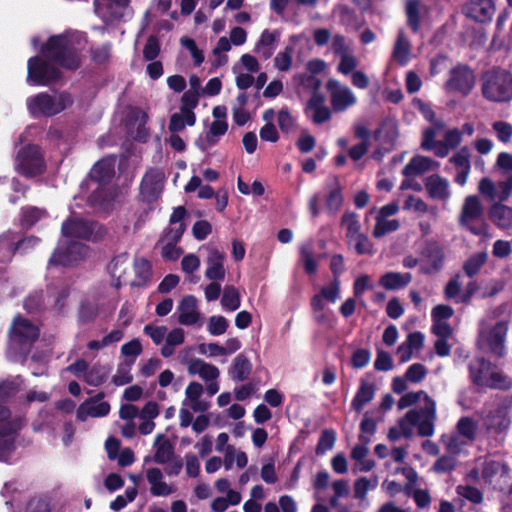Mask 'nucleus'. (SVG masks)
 <instances>
[{"instance_id":"40","label":"nucleus","mask_w":512,"mask_h":512,"mask_svg":"<svg viewBox=\"0 0 512 512\" xmlns=\"http://www.w3.org/2000/svg\"><path fill=\"white\" fill-rule=\"evenodd\" d=\"M411 280L410 273L388 272L381 276L379 283L387 290H397L407 286Z\"/></svg>"},{"instance_id":"34","label":"nucleus","mask_w":512,"mask_h":512,"mask_svg":"<svg viewBox=\"0 0 512 512\" xmlns=\"http://www.w3.org/2000/svg\"><path fill=\"white\" fill-rule=\"evenodd\" d=\"M279 37L280 33L276 30H264L255 45V52L261 55L264 59L270 58L274 52L275 44Z\"/></svg>"},{"instance_id":"63","label":"nucleus","mask_w":512,"mask_h":512,"mask_svg":"<svg viewBox=\"0 0 512 512\" xmlns=\"http://www.w3.org/2000/svg\"><path fill=\"white\" fill-rule=\"evenodd\" d=\"M143 332L147 335L155 345H163L167 334V327L164 325L148 324L144 326Z\"/></svg>"},{"instance_id":"18","label":"nucleus","mask_w":512,"mask_h":512,"mask_svg":"<svg viewBox=\"0 0 512 512\" xmlns=\"http://www.w3.org/2000/svg\"><path fill=\"white\" fill-rule=\"evenodd\" d=\"M108 273L111 277V284L115 288L129 284L131 279V262L127 253L115 256L108 265Z\"/></svg>"},{"instance_id":"36","label":"nucleus","mask_w":512,"mask_h":512,"mask_svg":"<svg viewBox=\"0 0 512 512\" xmlns=\"http://www.w3.org/2000/svg\"><path fill=\"white\" fill-rule=\"evenodd\" d=\"M188 372L191 375H198L204 381H213L219 377V369L201 359H194L188 363Z\"/></svg>"},{"instance_id":"50","label":"nucleus","mask_w":512,"mask_h":512,"mask_svg":"<svg viewBox=\"0 0 512 512\" xmlns=\"http://www.w3.org/2000/svg\"><path fill=\"white\" fill-rule=\"evenodd\" d=\"M375 220L376 223L372 232L375 238H381L388 233L397 231L400 227V222L397 219L376 216Z\"/></svg>"},{"instance_id":"54","label":"nucleus","mask_w":512,"mask_h":512,"mask_svg":"<svg viewBox=\"0 0 512 512\" xmlns=\"http://www.w3.org/2000/svg\"><path fill=\"white\" fill-rule=\"evenodd\" d=\"M378 485L377 477H361L354 483L355 497L364 500L369 491L374 490Z\"/></svg>"},{"instance_id":"22","label":"nucleus","mask_w":512,"mask_h":512,"mask_svg":"<svg viewBox=\"0 0 512 512\" xmlns=\"http://www.w3.org/2000/svg\"><path fill=\"white\" fill-rule=\"evenodd\" d=\"M427 195L433 199L443 203H447L451 198V188L448 179L433 174L428 176L424 182Z\"/></svg>"},{"instance_id":"37","label":"nucleus","mask_w":512,"mask_h":512,"mask_svg":"<svg viewBox=\"0 0 512 512\" xmlns=\"http://www.w3.org/2000/svg\"><path fill=\"white\" fill-rule=\"evenodd\" d=\"M411 44L403 31L398 33L394 44L392 57L401 66H405L411 59Z\"/></svg>"},{"instance_id":"51","label":"nucleus","mask_w":512,"mask_h":512,"mask_svg":"<svg viewBox=\"0 0 512 512\" xmlns=\"http://www.w3.org/2000/svg\"><path fill=\"white\" fill-rule=\"evenodd\" d=\"M347 240L348 244L356 251L357 254L370 255L373 253V244L367 235L360 232Z\"/></svg>"},{"instance_id":"21","label":"nucleus","mask_w":512,"mask_h":512,"mask_svg":"<svg viewBox=\"0 0 512 512\" xmlns=\"http://www.w3.org/2000/svg\"><path fill=\"white\" fill-rule=\"evenodd\" d=\"M471 153L468 147H461L450 158L449 163L455 169L454 182L460 186H464L471 171Z\"/></svg>"},{"instance_id":"46","label":"nucleus","mask_w":512,"mask_h":512,"mask_svg":"<svg viewBox=\"0 0 512 512\" xmlns=\"http://www.w3.org/2000/svg\"><path fill=\"white\" fill-rule=\"evenodd\" d=\"M196 117L194 112H185L180 109V112L174 113L170 118L169 130L172 133H177L183 130L186 126H193Z\"/></svg>"},{"instance_id":"24","label":"nucleus","mask_w":512,"mask_h":512,"mask_svg":"<svg viewBox=\"0 0 512 512\" xmlns=\"http://www.w3.org/2000/svg\"><path fill=\"white\" fill-rule=\"evenodd\" d=\"M110 412V405L102 396H96L84 401L77 409V418L86 421L89 417H104Z\"/></svg>"},{"instance_id":"23","label":"nucleus","mask_w":512,"mask_h":512,"mask_svg":"<svg viewBox=\"0 0 512 512\" xmlns=\"http://www.w3.org/2000/svg\"><path fill=\"white\" fill-rule=\"evenodd\" d=\"M146 479L150 485V493L156 497H167L176 491V486L165 481L163 472L156 467L147 468Z\"/></svg>"},{"instance_id":"39","label":"nucleus","mask_w":512,"mask_h":512,"mask_svg":"<svg viewBox=\"0 0 512 512\" xmlns=\"http://www.w3.org/2000/svg\"><path fill=\"white\" fill-rule=\"evenodd\" d=\"M227 130H228V123H227V121H222V120L221 121H217V120H214L211 123V125H210L209 131H208V133L206 135L205 140L200 139L197 142V145L202 150H206L209 147L214 146L219 141L220 137L225 135Z\"/></svg>"},{"instance_id":"2","label":"nucleus","mask_w":512,"mask_h":512,"mask_svg":"<svg viewBox=\"0 0 512 512\" xmlns=\"http://www.w3.org/2000/svg\"><path fill=\"white\" fill-rule=\"evenodd\" d=\"M416 404H422L419 410L411 409L397 424L388 431L390 441H398L401 438H410L415 429L420 436L428 437L434 433V424L437 418L436 403L424 391L409 392L404 394L397 403L399 410L406 409Z\"/></svg>"},{"instance_id":"10","label":"nucleus","mask_w":512,"mask_h":512,"mask_svg":"<svg viewBox=\"0 0 512 512\" xmlns=\"http://www.w3.org/2000/svg\"><path fill=\"white\" fill-rule=\"evenodd\" d=\"M14 167L25 177H34L43 173L45 162L40 148L32 144L20 148L15 156Z\"/></svg>"},{"instance_id":"29","label":"nucleus","mask_w":512,"mask_h":512,"mask_svg":"<svg viewBox=\"0 0 512 512\" xmlns=\"http://www.w3.org/2000/svg\"><path fill=\"white\" fill-rule=\"evenodd\" d=\"M152 267L148 260L144 258L135 259L131 264L130 285L133 287L145 286L151 279Z\"/></svg>"},{"instance_id":"44","label":"nucleus","mask_w":512,"mask_h":512,"mask_svg":"<svg viewBox=\"0 0 512 512\" xmlns=\"http://www.w3.org/2000/svg\"><path fill=\"white\" fill-rule=\"evenodd\" d=\"M49 214L45 209L28 206L22 209L21 223L23 226L31 227L39 222L48 219Z\"/></svg>"},{"instance_id":"20","label":"nucleus","mask_w":512,"mask_h":512,"mask_svg":"<svg viewBox=\"0 0 512 512\" xmlns=\"http://www.w3.org/2000/svg\"><path fill=\"white\" fill-rule=\"evenodd\" d=\"M454 310L448 305H437L431 310L432 331L438 337L448 338L452 335L453 329L449 320L453 317Z\"/></svg>"},{"instance_id":"1","label":"nucleus","mask_w":512,"mask_h":512,"mask_svg":"<svg viewBox=\"0 0 512 512\" xmlns=\"http://www.w3.org/2000/svg\"><path fill=\"white\" fill-rule=\"evenodd\" d=\"M86 39L81 32L69 31L54 35L42 46L41 54L46 60L35 56L28 60L27 82L45 86L59 77L54 65L76 69L80 65L79 52L85 48Z\"/></svg>"},{"instance_id":"25","label":"nucleus","mask_w":512,"mask_h":512,"mask_svg":"<svg viewBox=\"0 0 512 512\" xmlns=\"http://www.w3.org/2000/svg\"><path fill=\"white\" fill-rule=\"evenodd\" d=\"M444 129V124L440 121H436L434 125L423 131L421 147L427 151H433L434 154L440 158L447 156V150L442 145V141H438L436 138Z\"/></svg>"},{"instance_id":"49","label":"nucleus","mask_w":512,"mask_h":512,"mask_svg":"<svg viewBox=\"0 0 512 512\" xmlns=\"http://www.w3.org/2000/svg\"><path fill=\"white\" fill-rule=\"evenodd\" d=\"M221 305L225 311H235L241 305V296L237 288L232 285L225 286L221 298Z\"/></svg>"},{"instance_id":"47","label":"nucleus","mask_w":512,"mask_h":512,"mask_svg":"<svg viewBox=\"0 0 512 512\" xmlns=\"http://www.w3.org/2000/svg\"><path fill=\"white\" fill-rule=\"evenodd\" d=\"M479 429L478 419L462 417L457 423V432L468 442L475 440Z\"/></svg>"},{"instance_id":"31","label":"nucleus","mask_w":512,"mask_h":512,"mask_svg":"<svg viewBox=\"0 0 512 512\" xmlns=\"http://www.w3.org/2000/svg\"><path fill=\"white\" fill-rule=\"evenodd\" d=\"M439 168V163L429 157L417 155L404 167L403 174L413 177Z\"/></svg>"},{"instance_id":"3","label":"nucleus","mask_w":512,"mask_h":512,"mask_svg":"<svg viewBox=\"0 0 512 512\" xmlns=\"http://www.w3.org/2000/svg\"><path fill=\"white\" fill-rule=\"evenodd\" d=\"M103 234L104 230L99 224L72 216L62 224V237L49 265L70 266L85 259L89 249L77 239L96 240Z\"/></svg>"},{"instance_id":"28","label":"nucleus","mask_w":512,"mask_h":512,"mask_svg":"<svg viewBox=\"0 0 512 512\" xmlns=\"http://www.w3.org/2000/svg\"><path fill=\"white\" fill-rule=\"evenodd\" d=\"M203 386L198 382H191L185 389L183 406L189 407L193 412H204L208 409L207 402L201 400Z\"/></svg>"},{"instance_id":"43","label":"nucleus","mask_w":512,"mask_h":512,"mask_svg":"<svg viewBox=\"0 0 512 512\" xmlns=\"http://www.w3.org/2000/svg\"><path fill=\"white\" fill-rule=\"evenodd\" d=\"M443 259V251L438 246L431 247L425 260L421 263V271L426 274L438 271L442 266Z\"/></svg>"},{"instance_id":"11","label":"nucleus","mask_w":512,"mask_h":512,"mask_svg":"<svg viewBox=\"0 0 512 512\" xmlns=\"http://www.w3.org/2000/svg\"><path fill=\"white\" fill-rule=\"evenodd\" d=\"M115 157H106L97 162L90 171V182L94 186V192L90 197L93 204L103 205L105 199L102 197L104 193V185L108 183L115 174Z\"/></svg>"},{"instance_id":"19","label":"nucleus","mask_w":512,"mask_h":512,"mask_svg":"<svg viewBox=\"0 0 512 512\" xmlns=\"http://www.w3.org/2000/svg\"><path fill=\"white\" fill-rule=\"evenodd\" d=\"M164 179L165 176L161 170H149L144 175L140 186V194L143 200L147 202L157 200L163 191Z\"/></svg>"},{"instance_id":"35","label":"nucleus","mask_w":512,"mask_h":512,"mask_svg":"<svg viewBox=\"0 0 512 512\" xmlns=\"http://www.w3.org/2000/svg\"><path fill=\"white\" fill-rule=\"evenodd\" d=\"M154 450L153 460L157 464H167L173 458L174 447L170 440L162 434L155 438Z\"/></svg>"},{"instance_id":"16","label":"nucleus","mask_w":512,"mask_h":512,"mask_svg":"<svg viewBox=\"0 0 512 512\" xmlns=\"http://www.w3.org/2000/svg\"><path fill=\"white\" fill-rule=\"evenodd\" d=\"M177 321L184 326H202L203 317L199 311L198 301L192 295H187L179 302L177 309Z\"/></svg>"},{"instance_id":"64","label":"nucleus","mask_w":512,"mask_h":512,"mask_svg":"<svg viewBox=\"0 0 512 512\" xmlns=\"http://www.w3.org/2000/svg\"><path fill=\"white\" fill-rule=\"evenodd\" d=\"M492 129L496 133L497 139L502 143H509L512 139V124L505 121H495Z\"/></svg>"},{"instance_id":"27","label":"nucleus","mask_w":512,"mask_h":512,"mask_svg":"<svg viewBox=\"0 0 512 512\" xmlns=\"http://www.w3.org/2000/svg\"><path fill=\"white\" fill-rule=\"evenodd\" d=\"M482 477L489 483L501 485V483L506 482L508 478V468L501 461L493 459L486 460L484 462Z\"/></svg>"},{"instance_id":"32","label":"nucleus","mask_w":512,"mask_h":512,"mask_svg":"<svg viewBox=\"0 0 512 512\" xmlns=\"http://www.w3.org/2000/svg\"><path fill=\"white\" fill-rule=\"evenodd\" d=\"M490 220L500 229L512 228V207L495 202L489 209Z\"/></svg>"},{"instance_id":"52","label":"nucleus","mask_w":512,"mask_h":512,"mask_svg":"<svg viewBox=\"0 0 512 512\" xmlns=\"http://www.w3.org/2000/svg\"><path fill=\"white\" fill-rule=\"evenodd\" d=\"M242 500L240 492H229L225 497H217L211 503V509L214 512H224L229 505H238Z\"/></svg>"},{"instance_id":"17","label":"nucleus","mask_w":512,"mask_h":512,"mask_svg":"<svg viewBox=\"0 0 512 512\" xmlns=\"http://www.w3.org/2000/svg\"><path fill=\"white\" fill-rule=\"evenodd\" d=\"M327 90L330 95L332 107L337 112L345 111L357 102L353 91L336 80H331L327 83Z\"/></svg>"},{"instance_id":"59","label":"nucleus","mask_w":512,"mask_h":512,"mask_svg":"<svg viewBox=\"0 0 512 512\" xmlns=\"http://www.w3.org/2000/svg\"><path fill=\"white\" fill-rule=\"evenodd\" d=\"M447 451L451 454H457L469 443L465 438H462L458 432L455 434H448L442 436L441 439Z\"/></svg>"},{"instance_id":"8","label":"nucleus","mask_w":512,"mask_h":512,"mask_svg":"<svg viewBox=\"0 0 512 512\" xmlns=\"http://www.w3.org/2000/svg\"><path fill=\"white\" fill-rule=\"evenodd\" d=\"M483 212L480 199L475 195L467 196L463 201L458 222L460 226L469 230L472 234L490 238L489 225L486 222L482 221L479 225H475V222L482 219Z\"/></svg>"},{"instance_id":"58","label":"nucleus","mask_w":512,"mask_h":512,"mask_svg":"<svg viewBox=\"0 0 512 512\" xmlns=\"http://www.w3.org/2000/svg\"><path fill=\"white\" fill-rule=\"evenodd\" d=\"M300 255L305 271L308 274H315L317 271V262L313 258V247L311 242H306L300 246Z\"/></svg>"},{"instance_id":"15","label":"nucleus","mask_w":512,"mask_h":512,"mask_svg":"<svg viewBox=\"0 0 512 512\" xmlns=\"http://www.w3.org/2000/svg\"><path fill=\"white\" fill-rule=\"evenodd\" d=\"M95 12L106 23L126 20L132 11L128 0H95Z\"/></svg>"},{"instance_id":"41","label":"nucleus","mask_w":512,"mask_h":512,"mask_svg":"<svg viewBox=\"0 0 512 512\" xmlns=\"http://www.w3.org/2000/svg\"><path fill=\"white\" fill-rule=\"evenodd\" d=\"M47 304L61 312L65 307V299L69 295L68 288L63 283H57L48 288Z\"/></svg>"},{"instance_id":"53","label":"nucleus","mask_w":512,"mask_h":512,"mask_svg":"<svg viewBox=\"0 0 512 512\" xmlns=\"http://www.w3.org/2000/svg\"><path fill=\"white\" fill-rule=\"evenodd\" d=\"M373 397L374 389L372 385L363 383L352 401L353 409L360 411L368 402L373 399Z\"/></svg>"},{"instance_id":"57","label":"nucleus","mask_w":512,"mask_h":512,"mask_svg":"<svg viewBox=\"0 0 512 512\" xmlns=\"http://www.w3.org/2000/svg\"><path fill=\"white\" fill-rule=\"evenodd\" d=\"M488 254L486 252H478L471 257L464 264V271L469 277L476 275L482 266L486 263Z\"/></svg>"},{"instance_id":"62","label":"nucleus","mask_w":512,"mask_h":512,"mask_svg":"<svg viewBox=\"0 0 512 512\" xmlns=\"http://www.w3.org/2000/svg\"><path fill=\"white\" fill-rule=\"evenodd\" d=\"M459 497L470 501L473 504H480L483 501L482 492L470 485H459L456 488Z\"/></svg>"},{"instance_id":"14","label":"nucleus","mask_w":512,"mask_h":512,"mask_svg":"<svg viewBox=\"0 0 512 512\" xmlns=\"http://www.w3.org/2000/svg\"><path fill=\"white\" fill-rule=\"evenodd\" d=\"M475 86V75L467 66L458 65L451 69L444 88L449 93L467 96Z\"/></svg>"},{"instance_id":"30","label":"nucleus","mask_w":512,"mask_h":512,"mask_svg":"<svg viewBox=\"0 0 512 512\" xmlns=\"http://www.w3.org/2000/svg\"><path fill=\"white\" fill-rule=\"evenodd\" d=\"M225 255L217 249H210L207 258V268L205 276L210 280H223L225 277L224 269Z\"/></svg>"},{"instance_id":"5","label":"nucleus","mask_w":512,"mask_h":512,"mask_svg":"<svg viewBox=\"0 0 512 512\" xmlns=\"http://www.w3.org/2000/svg\"><path fill=\"white\" fill-rule=\"evenodd\" d=\"M39 336V328L30 320L16 317L10 329L7 357L14 362L25 358L32 343Z\"/></svg>"},{"instance_id":"48","label":"nucleus","mask_w":512,"mask_h":512,"mask_svg":"<svg viewBox=\"0 0 512 512\" xmlns=\"http://www.w3.org/2000/svg\"><path fill=\"white\" fill-rule=\"evenodd\" d=\"M250 372V361L242 354L236 356L230 370L231 378L234 381H243L249 376Z\"/></svg>"},{"instance_id":"4","label":"nucleus","mask_w":512,"mask_h":512,"mask_svg":"<svg viewBox=\"0 0 512 512\" xmlns=\"http://www.w3.org/2000/svg\"><path fill=\"white\" fill-rule=\"evenodd\" d=\"M18 390V384L7 381L0 385V400L14 394ZM9 411L0 405V461L7 462L15 450V439L18 430L23 426L21 419L7 421Z\"/></svg>"},{"instance_id":"60","label":"nucleus","mask_w":512,"mask_h":512,"mask_svg":"<svg viewBox=\"0 0 512 512\" xmlns=\"http://www.w3.org/2000/svg\"><path fill=\"white\" fill-rule=\"evenodd\" d=\"M403 209L412 213L423 215L429 212L428 204L420 197L409 195L403 204Z\"/></svg>"},{"instance_id":"56","label":"nucleus","mask_w":512,"mask_h":512,"mask_svg":"<svg viewBox=\"0 0 512 512\" xmlns=\"http://www.w3.org/2000/svg\"><path fill=\"white\" fill-rule=\"evenodd\" d=\"M293 46L288 45L283 51L276 54L274 66L280 72H287L291 69L293 63Z\"/></svg>"},{"instance_id":"12","label":"nucleus","mask_w":512,"mask_h":512,"mask_svg":"<svg viewBox=\"0 0 512 512\" xmlns=\"http://www.w3.org/2000/svg\"><path fill=\"white\" fill-rule=\"evenodd\" d=\"M507 331L508 326L505 322H498L491 328H486L483 325L478 340L480 348L490 351L496 356H503L505 353L504 341Z\"/></svg>"},{"instance_id":"38","label":"nucleus","mask_w":512,"mask_h":512,"mask_svg":"<svg viewBox=\"0 0 512 512\" xmlns=\"http://www.w3.org/2000/svg\"><path fill=\"white\" fill-rule=\"evenodd\" d=\"M185 341V331L180 328L176 327L173 328L171 331H167V334L165 336L164 343L161 347V355L164 358H169L175 353L176 347L183 344Z\"/></svg>"},{"instance_id":"6","label":"nucleus","mask_w":512,"mask_h":512,"mask_svg":"<svg viewBox=\"0 0 512 512\" xmlns=\"http://www.w3.org/2000/svg\"><path fill=\"white\" fill-rule=\"evenodd\" d=\"M26 104L33 117H52L72 106L73 98L67 92H43L27 98Z\"/></svg>"},{"instance_id":"45","label":"nucleus","mask_w":512,"mask_h":512,"mask_svg":"<svg viewBox=\"0 0 512 512\" xmlns=\"http://www.w3.org/2000/svg\"><path fill=\"white\" fill-rule=\"evenodd\" d=\"M17 234L8 231L0 236V263L9 261L16 250Z\"/></svg>"},{"instance_id":"61","label":"nucleus","mask_w":512,"mask_h":512,"mask_svg":"<svg viewBox=\"0 0 512 512\" xmlns=\"http://www.w3.org/2000/svg\"><path fill=\"white\" fill-rule=\"evenodd\" d=\"M341 224L343 228L346 230L347 239L360 233L361 225L357 215L353 212H346L342 216Z\"/></svg>"},{"instance_id":"26","label":"nucleus","mask_w":512,"mask_h":512,"mask_svg":"<svg viewBox=\"0 0 512 512\" xmlns=\"http://www.w3.org/2000/svg\"><path fill=\"white\" fill-rule=\"evenodd\" d=\"M465 14L478 21H490L495 13V6L492 0H470L465 8Z\"/></svg>"},{"instance_id":"9","label":"nucleus","mask_w":512,"mask_h":512,"mask_svg":"<svg viewBox=\"0 0 512 512\" xmlns=\"http://www.w3.org/2000/svg\"><path fill=\"white\" fill-rule=\"evenodd\" d=\"M470 374L473 382L481 387L505 389L511 385L508 377L483 359H476L470 364Z\"/></svg>"},{"instance_id":"7","label":"nucleus","mask_w":512,"mask_h":512,"mask_svg":"<svg viewBox=\"0 0 512 512\" xmlns=\"http://www.w3.org/2000/svg\"><path fill=\"white\" fill-rule=\"evenodd\" d=\"M482 96L492 103L512 100V75L506 70H491L481 78Z\"/></svg>"},{"instance_id":"13","label":"nucleus","mask_w":512,"mask_h":512,"mask_svg":"<svg viewBox=\"0 0 512 512\" xmlns=\"http://www.w3.org/2000/svg\"><path fill=\"white\" fill-rule=\"evenodd\" d=\"M307 69L310 74L302 79V85L306 89L314 90V94L308 101L305 112L314 123L318 124L320 123V96L317 94V89L320 83L318 79L320 61H310Z\"/></svg>"},{"instance_id":"55","label":"nucleus","mask_w":512,"mask_h":512,"mask_svg":"<svg viewBox=\"0 0 512 512\" xmlns=\"http://www.w3.org/2000/svg\"><path fill=\"white\" fill-rule=\"evenodd\" d=\"M131 118L134 120V124L138 126L137 134L134 136L136 140L145 142L148 137V130L145 125L148 121V115L141 109H133L131 111Z\"/></svg>"},{"instance_id":"42","label":"nucleus","mask_w":512,"mask_h":512,"mask_svg":"<svg viewBox=\"0 0 512 512\" xmlns=\"http://www.w3.org/2000/svg\"><path fill=\"white\" fill-rule=\"evenodd\" d=\"M248 464L247 454L235 448L234 446H227L224 455V467L226 470H230L235 465L239 469H243Z\"/></svg>"},{"instance_id":"33","label":"nucleus","mask_w":512,"mask_h":512,"mask_svg":"<svg viewBox=\"0 0 512 512\" xmlns=\"http://www.w3.org/2000/svg\"><path fill=\"white\" fill-rule=\"evenodd\" d=\"M428 13L426 5L422 4L419 0H406V15L408 25L414 32L419 30L421 21Z\"/></svg>"}]
</instances>
